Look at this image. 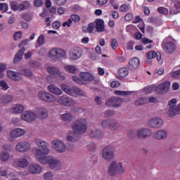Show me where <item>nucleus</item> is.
<instances>
[{"label":"nucleus","mask_w":180,"mask_h":180,"mask_svg":"<svg viewBox=\"0 0 180 180\" xmlns=\"http://www.w3.org/2000/svg\"><path fill=\"white\" fill-rule=\"evenodd\" d=\"M126 169L123 167L122 162L112 161L108 167V174L110 176H116L117 175H123Z\"/></svg>","instance_id":"nucleus-1"},{"label":"nucleus","mask_w":180,"mask_h":180,"mask_svg":"<svg viewBox=\"0 0 180 180\" xmlns=\"http://www.w3.org/2000/svg\"><path fill=\"white\" fill-rule=\"evenodd\" d=\"M72 129L75 134H84L86 132L88 127H86V120L80 118L76 120L72 125Z\"/></svg>","instance_id":"nucleus-2"},{"label":"nucleus","mask_w":180,"mask_h":180,"mask_svg":"<svg viewBox=\"0 0 180 180\" xmlns=\"http://www.w3.org/2000/svg\"><path fill=\"white\" fill-rule=\"evenodd\" d=\"M167 115L169 117H174L180 113V103L176 105V99L172 98L167 106Z\"/></svg>","instance_id":"nucleus-3"},{"label":"nucleus","mask_w":180,"mask_h":180,"mask_svg":"<svg viewBox=\"0 0 180 180\" xmlns=\"http://www.w3.org/2000/svg\"><path fill=\"white\" fill-rule=\"evenodd\" d=\"M79 75L80 78L77 76H74L72 77V80L74 81V82H76V84H79L80 85L85 84L84 81H86V82H91V81H94L95 79V77H94L92 74L88 72H80Z\"/></svg>","instance_id":"nucleus-4"},{"label":"nucleus","mask_w":180,"mask_h":180,"mask_svg":"<svg viewBox=\"0 0 180 180\" xmlns=\"http://www.w3.org/2000/svg\"><path fill=\"white\" fill-rule=\"evenodd\" d=\"M102 158L108 162H110L115 160V147L108 146L104 147L101 150Z\"/></svg>","instance_id":"nucleus-5"},{"label":"nucleus","mask_w":180,"mask_h":180,"mask_svg":"<svg viewBox=\"0 0 180 180\" xmlns=\"http://www.w3.org/2000/svg\"><path fill=\"white\" fill-rule=\"evenodd\" d=\"M36 144L40 147V149H37L35 152V155H46L50 153V149L47 148L48 143L40 139L35 140Z\"/></svg>","instance_id":"nucleus-6"},{"label":"nucleus","mask_w":180,"mask_h":180,"mask_svg":"<svg viewBox=\"0 0 180 180\" xmlns=\"http://www.w3.org/2000/svg\"><path fill=\"white\" fill-rule=\"evenodd\" d=\"M153 136V130L147 128H141L136 131V136L139 140H146V139H148V137H151Z\"/></svg>","instance_id":"nucleus-7"},{"label":"nucleus","mask_w":180,"mask_h":180,"mask_svg":"<svg viewBox=\"0 0 180 180\" xmlns=\"http://www.w3.org/2000/svg\"><path fill=\"white\" fill-rule=\"evenodd\" d=\"M122 103H123V98L117 96L110 97L105 102V105L110 108H120Z\"/></svg>","instance_id":"nucleus-8"},{"label":"nucleus","mask_w":180,"mask_h":180,"mask_svg":"<svg viewBox=\"0 0 180 180\" xmlns=\"http://www.w3.org/2000/svg\"><path fill=\"white\" fill-rule=\"evenodd\" d=\"M56 102L63 106H75V101L66 95L58 96L56 98Z\"/></svg>","instance_id":"nucleus-9"},{"label":"nucleus","mask_w":180,"mask_h":180,"mask_svg":"<svg viewBox=\"0 0 180 180\" xmlns=\"http://www.w3.org/2000/svg\"><path fill=\"white\" fill-rule=\"evenodd\" d=\"M163 124L164 120H162V119L155 117L148 120L147 125L150 129H160Z\"/></svg>","instance_id":"nucleus-10"},{"label":"nucleus","mask_w":180,"mask_h":180,"mask_svg":"<svg viewBox=\"0 0 180 180\" xmlns=\"http://www.w3.org/2000/svg\"><path fill=\"white\" fill-rule=\"evenodd\" d=\"M38 96L41 101H44V102H48L49 103H52V102L56 101V97L53 94L44 91H39Z\"/></svg>","instance_id":"nucleus-11"},{"label":"nucleus","mask_w":180,"mask_h":180,"mask_svg":"<svg viewBox=\"0 0 180 180\" xmlns=\"http://www.w3.org/2000/svg\"><path fill=\"white\" fill-rule=\"evenodd\" d=\"M48 165L49 168L51 169H53V171H59V169L63 168V164H61V162L52 157L50 158Z\"/></svg>","instance_id":"nucleus-12"},{"label":"nucleus","mask_w":180,"mask_h":180,"mask_svg":"<svg viewBox=\"0 0 180 180\" xmlns=\"http://www.w3.org/2000/svg\"><path fill=\"white\" fill-rule=\"evenodd\" d=\"M170 86L171 82H169V81H166L157 86L156 92L160 95H164V94H167V92L169 91Z\"/></svg>","instance_id":"nucleus-13"},{"label":"nucleus","mask_w":180,"mask_h":180,"mask_svg":"<svg viewBox=\"0 0 180 180\" xmlns=\"http://www.w3.org/2000/svg\"><path fill=\"white\" fill-rule=\"evenodd\" d=\"M50 57H56V58H64L67 56V53L64 49L60 48H55L49 51Z\"/></svg>","instance_id":"nucleus-14"},{"label":"nucleus","mask_w":180,"mask_h":180,"mask_svg":"<svg viewBox=\"0 0 180 180\" xmlns=\"http://www.w3.org/2000/svg\"><path fill=\"white\" fill-rule=\"evenodd\" d=\"M52 147H53L57 153H64L65 151L64 142L58 139L52 141Z\"/></svg>","instance_id":"nucleus-15"},{"label":"nucleus","mask_w":180,"mask_h":180,"mask_svg":"<svg viewBox=\"0 0 180 180\" xmlns=\"http://www.w3.org/2000/svg\"><path fill=\"white\" fill-rule=\"evenodd\" d=\"M36 117H37L36 114L30 111H25L21 115L22 120L27 122L28 123H32V122H34V120H36Z\"/></svg>","instance_id":"nucleus-16"},{"label":"nucleus","mask_w":180,"mask_h":180,"mask_svg":"<svg viewBox=\"0 0 180 180\" xmlns=\"http://www.w3.org/2000/svg\"><path fill=\"white\" fill-rule=\"evenodd\" d=\"M10 8L11 11H13L14 12H16V11H26V9H29V6L20 4L15 1L10 2Z\"/></svg>","instance_id":"nucleus-17"},{"label":"nucleus","mask_w":180,"mask_h":180,"mask_svg":"<svg viewBox=\"0 0 180 180\" xmlns=\"http://www.w3.org/2000/svg\"><path fill=\"white\" fill-rule=\"evenodd\" d=\"M82 56V51L79 49V48H73L71 49L69 57L70 60H78V58H81Z\"/></svg>","instance_id":"nucleus-18"},{"label":"nucleus","mask_w":180,"mask_h":180,"mask_svg":"<svg viewBox=\"0 0 180 180\" xmlns=\"http://www.w3.org/2000/svg\"><path fill=\"white\" fill-rule=\"evenodd\" d=\"M16 151L19 153H26L28 150H30V144L27 142H20L17 143L15 146Z\"/></svg>","instance_id":"nucleus-19"},{"label":"nucleus","mask_w":180,"mask_h":180,"mask_svg":"<svg viewBox=\"0 0 180 180\" xmlns=\"http://www.w3.org/2000/svg\"><path fill=\"white\" fill-rule=\"evenodd\" d=\"M163 50L167 54H172L176 50V46L172 41H169L164 44Z\"/></svg>","instance_id":"nucleus-20"},{"label":"nucleus","mask_w":180,"mask_h":180,"mask_svg":"<svg viewBox=\"0 0 180 180\" xmlns=\"http://www.w3.org/2000/svg\"><path fill=\"white\" fill-rule=\"evenodd\" d=\"M47 89L51 94L53 95H57V96H60V95H63V90L57 87V86L54 84H50L48 86Z\"/></svg>","instance_id":"nucleus-21"},{"label":"nucleus","mask_w":180,"mask_h":180,"mask_svg":"<svg viewBox=\"0 0 180 180\" xmlns=\"http://www.w3.org/2000/svg\"><path fill=\"white\" fill-rule=\"evenodd\" d=\"M167 134L165 130H159L154 132L153 137L155 140H164L167 137Z\"/></svg>","instance_id":"nucleus-22"},{"label":"nucleus","mask_w":180,"mask_h":180,"mask_svg":"<svg viewBox=\"0 0 180 180\" xmlns=\"http://www.w3.org/2000/svg\"><path fill=\"white\" fill-rule=\"evenodd\" d=\"M95 27L96 31L98 33H102V32H105V22L102 19H97L95 21Z\"/></svg>","instance_id":"nucleus-23"},{"label":"nucleus","mask_w":180,"mask_h":180,"mask_svg":"<svg viewBox=\"0 0 180 180\" xmlns=\"http://www.w3.org/2000/svg\"><path fill=\"white\" fill-rule=\"evenodd\" d=\"M25 51H26V49L25 47H22L20 50H19L16 53L13 59L14 64H18V63H20V61H22L23 58V55L25 54Z\"/></svg>","instance_id":"nucleus-24"},{"label":"nucleus","mask_w":180,"mask_h":180,"mask_svg":"<svg viewBox=\"0 0 180 180\" xmlns=\"http://www.w3.org/2000/svg\"><path fill=\"white\" fill-rule=\"evenodd\" d=\"M25 133V131L24 129L17 128L11 131L10 136L11 139H18V137H22V136H24Z\"/></svg>","instance_id":"nucleus-25"},{"label":"nucleus","mask_w":180,"mask_h":180,"mask_svg":"<svg viewBox=\"0 0 180 180\" xmlns=\"http://www.w3.org/2000/svg\"><path fill=\"white\" fill-rule=\"evenodd\" d=\"M140 66V60L137 58H132L129 63V70H137Z\"/></svg>","instance_id":"nucleus-26"},{"label":"nucleus","mask_w":180,"mask_h":180,"mask_svg":"<svg viewBox=\"0 0 180 180\" xmlns=\"http://www.w3.org/2000/svg\"><path fill=\"white\" fill-rule=\"evenodd\" d=\"M60 86L63 92H65L68 95H70V96H75V86L71 88L70 86L62 84Z\"/></svg>","instance_id":"nucleus-27"},{"label":"nucleus","mask_w":180,"mask_h":180,"mask_svg":"<svg viewBox=\"0 0 180 180\" xmlns=\"http://www.w3.org/2000/svg\"><path fill=\"white\" fill-rule=\"evenodd\" d=\"M37 117H39V119L43 120L46 119V117H49V112L47 111V109L45 108H39L37 111Z\"/></svg>","instance_id":"nucleus-28"},{"label":"nucleus","mask_w":180,"mask_h":180,"mask_svg":"<svg viewBox=\"0 0 180 180\" xmlns=\"http://www.w3.org/2000/svg\"><path fill=\"white\" fill-rule=\"evenodd\" d=\"M119 129H120V123H119V121L115 119H111L110 123V130H112V131H117Z\"/></svg>","instance_id":"nucleus-29"},{"label":"nucleus","mask_w":180,"mask_h":180,"mask_svg":"<svg viewBox=\"0 0 180 180\" xmlns=\"http://www.w3.org/2000/svg\"><path fill=\"white\" fill-rule=\"evenodd\" d=\"M28 169L31 174H40L41 172V167L37 164L31 165Z\"/></svg>","instance_id":"nucleus-30"},{"label":"nucleus","mask_w":180,"mask_h":180,"mask_svg":"<svg viewBox=\"0 0 180 180\" xmlns=\"http://www.w3.org/2000/svg\"><path fill=\"white\" fill-rule=\"evenodd\" d=\"M61 119L62 120H63V122H72V120L75 119V116H74V115H72V113L67 112L61 115Z\"/></svg>","instance_id":"nucleus-31"},{"label":"nucleus","mask_w":180,"mask_h":180,"mask_svg":"<svg viewBox=\"0 0 180 180\" xmlns=\"http://www.w3.org/2000/svg\"><path fill=\"white\" fill-rule=\"evenodd\" d=\"M7 76L11 78V79H13L14 81H20V77H19V73L12 71H7Z\"/></svg>","instance_id":"nucleus-32"},{"label":"nucleus","mask_w":180,"mask_h":180,"mask_svg":"<svg viewBox=\"0 0 180 180\" xmlns=\"http://www.w3.org/2000/svg\"><path fill=\"white\" fill-rule=\"evenodd\" d=\"M91 137H94V139H102L103 134L99 129H94L91 131L90 134Z\"/></svg>","instance_id":"nucleus-33"},{"label":"nucleus","mask_w":180,"mask_h":180,"mask_svg":"<svg viewBox=\"0 0 180 180\" xmlns=\"http://www.w3.org/2000/svg\"><path fill=\"white\" fill-rule=\"evenodd\" d=\"M37 159L38 160L39 162L41 164H49L50 161V156H41V155H36Z\"/></svg>","instance_id":"nucleus-34"},{"label":"nucleus","mask_w":180,"mask_h":180,"mask_svg":"<svg viewBox=\"0 0 180 180\" xmlns=\"http://www.w3.org/2000/svg\"><path fill=\"white\" fill-rule=\"evenodd\" d=\"M134 91L115 90L114 94L117 96H129V95H131V94H134Z\"/></svg>","instance_id":"nucleus-35"},{"label":"nucleus","mask_w":180,"mask_h":180,"mask_svg":"<svg viewBox=\"0 0 180 180\" xmlns=\"http://www.w3.org/2000/svg\"><path fill=\"white\" fill-rule=\"evenodd\" d=\"M27 165H29V162L27 161V159L22 158L18 160V167L20 168H26Z\"/></svg>","instance_id":"nucleus-36"},{"label":"nucleus","mask_w":180,"mask_h":180,"mask_svg":"<svg viewBox=\"0 0 180 180\" xmlns=\"http://www.w3.org/2000/svg\"><path fill=\"white\" fill-rule=\"evenodd\" d=\"M25 110V107L22 104H16L13 108V112L14 113H22Z\"/></svg>","instance_id":"nucleus-37"},{"label":"nucleus","mask_w":180,"mask_h":180,"mask_svg":"<svg viewBox=\"0 0 180 180\" xmlns=\"http://www.w3.org/2000/svg\"><path fill=\"white\" fill-rule=\"evenodd\" d=\"M48 72L51 74V75H55V77H57V75H59L60 70L56 67H49L47 68Z\"/></svg>","instance_id":"nucleus-38"},{"label":"nucleus","mask_w":180,"mask_h":180,"mask_svg":"<svg viewBox=\"0 0 180 180\" xmlns=\"http://www.w3.org/2000/svg\"><path fill=\"white\" fill-rule=\"evenodd\" d=\"M118 74L122 78H125L129 75V70L126 68H121L118 70Z\"/></svg>","instance_id":"nucleus-39"},{"label":"nucleus","mask_w":180,"mask_h":180,"mask_svg":"<svg viewBox=\"0 0 180 180\" xmlns=\"http://www.w3.org/2000/svg\"><path fill=\"white\" fill-rule=\"evenodd\" d=\"M112 119H105L103 120L101 122V126L103 129H109L110 128V122Z\"/></svg>","instance_id":"nucleus-40"},{"label":"nucleus","mask_w":180,"mask_h":180,"mask_svg":"<svg viewBox=\"0 0 180 180\" xmlns=\"http://www.w3.org/2000/svg\"><path fill=\"white\" fill-rule=\"evenodd\" d=\"M11 158V155L8 152H1L0 154V160L1 161H3L4 162H6Z\"/></svg>","instance_id":"nucleus-41"},{"label":"nucleus","mask_w":180,"mask_h":180,"mask_svg":"<svg viewBox=\"0 0 180 180\" xmlns=\"http://www.w3.org/2000/svg\"><path fill=\"white\" fill-rule=\"evenodd\" d=\"M21 74L22 75H25V77H32L33 76V72L32 70L27 68H22L21 69Z\"/></svg>","instance_id":"nucleus-42"},{"label":"nucleus","mask_w":180,"mask_h":180,"mask_svg":"<svg viewBox=\"0 0 180 180\" xmlns=\"http://www.w3.org/2000/svg\"><path fill=\"white\" fill-rule=\"evenodd\" d=\"M1 99L4 103H9L13 99V96L12 95H4Z\"/></svg>","instance_id":"nucleus-43"},{"label":"nucleus","mask_w":180,"mask_h":180,"mask_svg":"<svg viewBox=\"0 0 180 180\" xmlns=\"http://www.w3.org/2000/svg\"><path fill=\"white\" fill-rule=\"evenodd\" d=\"M74 91H75V96L76 95H78L79 96H85L86 95L85 92L82 89L78 88L77 86H75Z\"/></svg>","instance_id":"nucleus-44"},{"label":"nucleus","mask_w":180,"mask_h":180,"mask_svg":"<svg viewBox=\"0 0 180 180\" xmlns=\"http://www.w3.org/2000/svg\"><path fill=\"white\" fill-rule=\"evenodd\" d=\"M115 115V113L113 110H108L104 112V117H105V119H109V117H113Z\"/></svg>","instance_id":"nucleus-45"},{"label":"nucleus","mask_w":180,"mask_h":180,"mask_svg":"<svg viewBox=\"0 0 180 180\" xmlns=\"http://www.w3.org/2000/svg\"><path fill=\"white\" fill-rule=\"evenodd\" d=\"M37 43L38 44V46L40 47V46H43V44H44L45 41H44V34H41L39 37L37 41Z\"/></svg>","instance_id":"nucleus-46"},{"label":"nucleus","mask_w":180,"mask_h":180,"mask_svg":"<svg viewBox=\"0 0 180 180\" xmlns=\"http://www.w3.org/2000/svg\"><path fill=\"white\" fill-rule=\"evenodd\" d=\"M155 51H151L148 53H146V57L148 60H153V58H155Z\"/></svg>","instance_id":"nucleus-47"},{"label":"nucleus","mask_w":180,"mask_h":180,"mask_svg":"<svg viewBox=\"0 0 180 180\" xmlns=\"http://www.w3.org/2000/svg\"><path fill=\"white\" fill-rule=\"evenodd\" d=\"M66 70L71 74H75L77 72V68L74 65L66 66Z\"/></svg>","instance_id":"nucleus-48"},{"label":"nucleus","mask_w":180,"mask_h":180,"mask_svg":"<svg viewBox=\"0 0 180 180\" xmlns=\"http://www.w3.org/2000/svg\"><path fill=\"white\" fill-rule=\"evenodd\" d=\"M119 46V43H117V39H112L111 40V47L113 50H116L117 47Z\"/></svg>","instance_id":"nucleus-49"},{"label":"nucleus","mask_w":180,"mask_h":180,"mask_svg":"<svg viewBox=\"0 0 180 180\" xmlns=\"http://www.w3.org/2000/svg\"><path fill=\"white\" fill-rule=\"evenodd\" d=\"M144 103H146V100L143 98H140L134 102L136 106H141V105H144Z\"/></svg>","instance_id":"nucleus-50"},{"label":"nucleus","mask_w":180,"mask_h":180,"mask_svg":"<svg viewBox=\"0 0 180 180\" xmlns=\"http://www.w3.org/2000/svg\"><path fill=\"white\" fill-rule=\"evenodd\" d=\"M0 86L2 88L4 91H6V89L9 88V86L5 80L0 81Z\"/></svg>","instance_id":"nucleus-51"},{"label":"nucleus","mask_w":180,"mask_h":180,"mask_svg":"<svg viewBox=\"0 0 180 180\" xmlns=\"http://www.w3.org/2000/svg\"><path fill=\"white\" fill-rule=\"evenodd\" d=\"M96 28L95 24L94 22L89 23L87 27V31L89 33H92L94 32V30Z\"/></svg>","instance_id":"nucleus-52"},{"label":"nucleus","mask_w":180,"mask_h":180,"mask_svg":"<svg viewBox=\"0 0 180 180\" xmlns=\"http://www.w3.org/2000/svg\"><path fill=\"white\" fill-rule=\"evenodd\" d=\"M172 78H175V79H178L180 77V70L172 72Z\"/></svg>","instance_id":"nucleus-53"},{"label":"nucleus","mask_w":180,"mask_h":180,"mask_svg":"<svg viewBox=\"0 0 180 180\" xmlns=\"http://www.w3.org/2000/svg\"><path fill=\"white\" fill-rule=\"evenodd\" d=\"M71 20H72L73 22H79V20H81V18L78 15H75V14H72L71 15Z\"/></svg>","instance_id":"nucleus-54"},{"label":"nucleus","mask_w":180,"mask_h":180,"mask_svg":"<svg viewBox=\"0 0 180 180\" xmlns=\"http://www.w3.org/2000/svg\"><path fill=\"white\" fill-rule=\"evenodd\" d=\"M120 10L121 11V12H129V5H127V4H122L120 7Z\"/></svg>","instance_id":"nucleus-55"},{"label":"nucleus","mask_w":180,"mask_h":180,"mask_svg":"<svg viewBox=\"0 0 180 180\" xmlns=\"http://www.w3.org/2000/svg\"><path fill=\"white\" fill-rule=\"evenodd\" d=\"M44 178L46 180H52L53 174L51 172H46L44 174Z\"/></svg>","instance_id":"nucleus-56"},{"label":"nucleus","mask_w":180,"mask_h":180,"mask_svg":"<svg viewBox=\"0 0 180 180\" xmlns=\"http://www.w3.org/2000/svg\"><path fill=\"white\" fill-rule=\"evenodd\" d=\"M87 148L89 151H95V150H96V146L95 143H91L87 146Z\"/></svg>","instance_id":"nucleus-57"},{"label":"nucleus","mask_w":180,"mask_h":180,"mask_svg":"<svg viewBox=\"0 0 180 180\" xmlns=\"http://www.w3.org/2000/svg\"><path fill=\"white\" fill-rule=\"evenodd\" d=\"M14 40H18V39H22V31L17 32L13 35Z\"/></svg>","instance_id":"nucleus-58"},{"label":"nucleus","mask_w":180,"mask_h":180,"mask_svg":"<svg viewBox=\"0 0 180 180\" xmlns=\"http://www.w3.org/2000/svg\"><path fill=\"white\" fill-rule=\"evenodd\" d=\"M120 82L119 81H113L110 84L111 88H119Z\"/></svg>","instance_id":"nucleus-59"},{"label":"nucleus","mask_w":180,"mask_h":180,"mask_svg":"<svg viewBox=\"0 0 180 180\" xmlns=\"http://www.w3.org/2000/svg\"><path fill=\"white\" fill-rule=\"evenodd\" d=\"M55 2L58 6H63L67 4V0H55Z\"/></svg>","instance_id":"nucleus-60"},{"label":"nucleus","mask_w":180,"mask_h":180,"mask_svg":"<svg viewBox=\"0 0 180 180\" xmlns=\"http://www.w3.org/2000/svg\"><path fill=\"white\" fill-rule=\"evenodd\" d=\"M153 91V88L150 86H146L144 89H143V92H145V94H150Z\"/></svg>","instance_id":"nucleus-61"},{"label":"nucleus","mask_w":180,"mask_h":180,"mask_svg":"<svg viewBox=\"0 0 180 180\" xmlns=\"http://www.w3.org/2000/svg\"><path fill=\"white\" fill-rule=\"evenodd\" d=\"M125 20L129 22V20H131L133 19V14L131 13H127L124 17Z\"/></svg>","instance_id":"nucleus-62"},{"label":"nucleus","mask_w":180,"mask_h":180,"mask_svg":"<svg viewBox=\"0 0 180 180\" xmlns=\"http://www.w3.org/2000/svg\"><path fill=\"white\" fill-rule=\"evenodd\" d=\"M34 5L35 6H42L43 5V0H34Z\"/></svg>","instance_id":"nucleus-63"},{"label":"nucleus","mask_w":180,"mask_h":180,"mask_svg":"<svg viewBox=\"0 0 180 180\" xmlns=\"http://www.w3.org/2000/svg\"><path fill=\"white\" fill-rule=\"evenodd\" d=\"M90 58L93 60V61H98V60H99V56H98L96 55V53H91Z\"/></svg>","instance_id":"nucleus-64"}]
</instances>
